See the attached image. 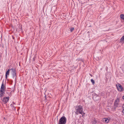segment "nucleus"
Wrapping results in <instances>:
<instances>
[{
    "label": "nucleus",
    "mask_w": 124,
    "mask_h": 124,
    "mask_svg": "<svg viewBox=\"0 0 124 124\" xmlns=\"http://www.w3.org/2000/svg\"><path fill=\"white\" fill-rule=\"evenodd\" d=\"M90 76L92 77V75L91 74H90Z\"/></svg>",
    "instance_id": "4be33fe9"
},
{
    "label": "nucleus",
    "mask_w": 124,
    "mask_h": 124,
    "mask_svg": "<svg viewBox=\"0 0 124 124\" xmlns=\"http://www.w3.org/2000/svg\"><path fill=\"white\" fill-rule=\"evenodd\" d=\"M120 40L123 41L124 40V35L120 39Z\"/></svg>",
    "instance_id": "4468645a"
},
{
    "label": "nucleus",
    "mask_w": 124,
    "mask_h": 124,
    "mask_svg": "<svg viewBox=\"0 0 124 124\" xmlns=\"http://www.w3.org/2000/svg\"><path fill=\"white\" fill-rule=\"evenodd\" d=\"M120 17L121 18L124 20V15L121 14L120 15Z\"/></svg>",
    "instance_id": "ddd939ff"
},
{
    "label": "nucleus",
    "mask_w": 124,
    "mask_h": 124,
    "mask_svg": "<svg viewBox=\"0 0 124 124\" xmlns=\"http://www.w3.org/2000/svg\"><path fill=\"white\" fill-rule=\"evenodd\" d=\"M122 112L124 113V109L123 110Z\"/></svg>",
    "instance_id": "6ab92c4d"
},
{
    "label": "nucleus",
    "mask_w": 124,
    "mask_h": 124,
    "mask_svg": "<svg viewBox=\"0 0 124 124\" xmlns=\"http://www.w3.org/2000/svg\"><path fill=\"white\" fill-rule=\"evenodd\" d=\"M5 86H4L3 83L1 85V87L0 89V92H3V91L4 92L5 90Z\"/></svg>",
    "instance_id": "423d86ee"
},
{
    "label": "nucleus",
    "mask_w": 124,
    "mask_h": 124,
    "mask_svg": "<svg viewBox=\"0 0 124 124\" xmlns=\"http://www.w3.org/2000/svg\"><path fill=\"white\" fill-rule=\"evenodd\" d=\"M70 31L71 32H72L74 30V27L71 28H70Z\"/></svg>",
    "instance_id": "2eb2a0df"
},
{
    "label": "nucleus",
    "mask_w": 124,
    "mask_h": 124,
    "mask_svg": "<svg viewBox=\"0 0 124 124\" xmlns=\"http://www.w3.org/2000/svg\"><path fill=\"white\" fill-rule=\"evenodd\" d=\"M13 103L14 104H15V103H14V102H13Z\"/></svg>",
    "instance_id": "b1692460"
},
{
    "label": "nucleus",
    "mask_w": 124,
    "mask_h": 124,
    "mask_svg": "<svg viewBox=\"0 0 124 124\" xmlns=\"http://www.w3.org/2000/svg\"><path fill=\"white\" fill-rule=\"evenodd\" d=\"M96 123V120H94L93 121L92 123L93 124H95Z\"/></svg>",
    "instance_id": "f3484780"
},
{
    "label": "nucleus",
    "mask_w": 124,
    "mask_h": 124,
    "mask_svg": "<svg viewBox=\"0 0 124 124\" xmlns=\"http://www.w3.org/2000/svg\"><path fill=\"white\" fill-rule=\"evenodd\" d=\"M46 95H45V98H46Z\"/></svg>",
    "instance_id": "5701e85b"
},
{
    "label": "nucleus",
    "mask_w": 124,
    "mask_h": 124,
    "mask_svg": "<svg viewBox=\"0 0 124 124\" xmlns=\"http://www.w3.org/2000/svg\"><path fill=\"white\" fill-rule=\"evenodd\" d=\"M91 81L92 82V83L94 84L95 83V82L94 80L93 79H91Z\"/></svg>",
    "instance_id": "dca6fc26"
},
{
    "label": "nucleus",
    "mask_w": 124,
    "mask_h": 124,
    "mask_svg": "<svg viewBox=\"0 0 124 124\" xmlns=\"http://www.w3.org/2000/svg\"><path fill=\"white\" fill-rule=\"evenodd\" d=\"M9 99V97H5L3 98V99H2V101L4 102V103L5 104L7 103Z\"/></svg>",
    "instance_id": "39448f33"
},
{
    "label": "nucleus",
    "mask_w": 124,
    "mask_h": 124,
    "mask_svg": "<svg viewBox=\"0 0 124 124\" xmlns=\"http://www.w3.org/2000/svg\"><path fill=\"white\" fill-rule=\"evenodd\" d=\"M122 108H124V104H123V105L122 106Z\"/></svg>",
    "instance_id": "aec40b11"
},
{
    "label": "nucleus",
    "mask_w": 124,
    "mask_h": 124,
    "mask_svg": "<svg viewBox=\"0 0 124 124\" xmlns=\"http://www.w3.org/2000/svg\"><path fill=\"white\" fill-rule=\"evenodd\" d=\"M119 99L118 98L115 101L114 103V105L115 108H116L118 107V106L119 105Z\"/></svg>",
    "instance_id": "7ed1b4c3"
},
{
    "label": "nucleus",
    "mask_w": 124,
    "mask_h": 124,
    "mask_svg": "<svg viewBox=\"0 0 124 124\" xmlns=\"http://www.w3.org/2000/svg\"><path fill=\"white\" fill-rule=\"evenodd\" d=\"M103 121L107 123H108L109 120L107 118H104L103 119Z\"/></svg>",
    "instance_id": "6e6552de"
},
{
    "label": "nucleus",
    "mask_w": 124,
    "mask_h": 124,
    "mask_svg": "<svg viewBox=\"0 0 124 124\" xmlns=\"http://www.w3.org/2000/svg\"><path fill=\"white\" fill-rule=\"evenodd\" d=\"M66 118L64 116H62L59 119L58 124H66Z\"/></svg>",
    "instance_id": "f03ea898"
},
{
    "label": "nucleus",
    "mask_w": 124,
    "mask_h": 124,
    "mask_svg": "<svg viewBox=\"0 0 124 124\" xmlns=\"http://www.w3.org/2000/svg\"><path fill=\"white\" fill-rule=\"evenodd\" d=\"M10 70H11L12 74L16 73V70L15 69L12 68Z\"/></svg>",
    "instance_id": "0eeeda50"
},
{
    "label": "nucleus",
    "mask_w": 124,
    "mask_h": 124,
    "mask_svg": "<svg viewBox=\"0 0 124 124\" xmlns=\"http://www.w3.org/2000/svg\"><path fill=\"white\" fill-rule=\"evenodd\" d=\"M75 113L77 115L79 114L82 115L83 113V112L82 106L81 105H79L77 107V106L76 108Z\"/></svg>",
    "instance_id": "f257e3e1"
},
{
    "label": "nucleus",
    "mask_w": 124,
    "mask_h": 124,
    "mask_svg": "<svg viewBox=\"0 0 124 124\" xmlns=\"http://www.w3.org/2000/svg\"><path fill=\"white\" fill-rule=\"evenodd\" d=\"M10 70H9V69L8 70L7 72L6 73L5 76L6 78H7V75H9Z\"/></svg>",
    "instance_id": "1a4fd4ad"
},
{
    "label": "nucleus",
    "mask_w": 124,
    "mask_h": 124,
    "mask_svg": "<svg viewBox=\"0 0 124 124\" xmlns=\"http://www.w3.org/2000/svg\"><path fill=\"white\" fill-rule=\"evenodd\" d=\"M116 86L119 91L121 92L124 90V88L120 84H118L116 85Z\"/></svg>",
    "instance_id": "20e7f679"
},
{
    "label": "nucleus",
    "mask_w": 124,
    "mask_h": 124,
    "mask_svg": "<svg viewBox=\"0 0 124 124\" xmlns=\"http://www.w3.org/2000/svg\"><path fill=\"white\" fill-rule=\"evenodd\" d=\"M122 68L123 70L124 71V64L123 65Z\"/></svg>",
    "instance_id": "a211bd4d"
},
{
    "label": "nucleus",
    "mask_w": 124,
    "mask_h": 124,
    "mask_svg": "<svg viewBox=\"0 0 124 124\" xmlns=\"http://www.w3.org/2000/svg\"><path fill=\"white\" fill-rule=\"evenodd\" d=\"M1 93L0 94V97L1 99H2V98L3 97L4 94V92L3 91V92H1Z\"/></svg>",
    "instance_id": "9d476101"
},
{
    "label": "nucleus",
    "mask_w": 124,
    "mask_h": 124,
    "mask_svg": "<svg viewBox=\"0 0 124 124\" xmlns=\"http://www.w3.org/2000/svg\"><path fill=\"white\" fill-rule=\"evenodd\" d=\"M10 106L12 108L13 110H16V108L13 105V104H11L10 105Z\"/></svg>",
    "instance_id": "9b49d317"
},
{
    "label": "nucleus",
    "mask_w": 124,
    "mask_h": 124,
    "mask_svg": "<svg viewBox=\"0 0 124 124\" xmlns=\"http://www.w3.org/2000/svg\"><path fill=\"white\" fill-rule=\"evenodd\" d=\"M122 98L124 100V95L123 96Z\"/></svg>",
    "instance_id": "412c9836"
},
{
    "label": "nucleus",
    "mask_w": 124,
    "mask_h": 124,
    "mask_svg": "<svg viewBox=\"0 0 124 124\" xmlns=\"http://www.w3.org/2000/svg\"><path fill=\"white\" fill-rule=\"evenodd\" d=\"M12 77L13 78H14L15 77V79H16V74L15 73H13V74H12Z\"/></svg>",
    "instance_id": "f8f14e48"
}]
</instances>
